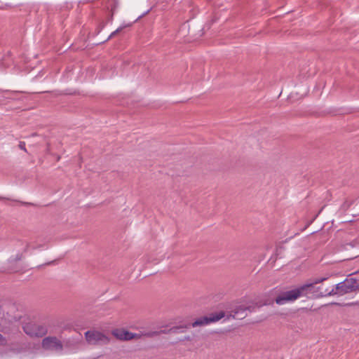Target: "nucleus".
<instances>
[{"label": "nucleus", "mask_w": 359, "mask_h": 359, "mask_svg": "<svg viewBox=\"0 0 359 359\" xmlns=\"http://www.w3.org/2000/svg\"><path fill=\"white\" fill-rule=\"evenodd\" d=\"M183 340H190V337L189 336L185 337Z\"/></svg>", "instance_id": "15"}, {"label": "nucleus", "mask_w": 359, "mask_h": 359, "mask_svg": "<svg viewBox=\"0 0 359 359\" xmlns=\"http://www.w3.org/2000/svg\"><path fill=\"white\" fill-rule=\"evenodd\" d=\"M304 287H297L291 290L281 292L275 299L277 304L283 305L289 302H292L302 297V292L304 291Z\"/></svg>", "instance_id": "2"}, {"label": "nucleus", "mask_w": 359, "mask_h": 359, "mask_svg": "<svg viewBox=\"0 0 359 359\" xmlns=\"http://www.w3.org/2000/svg\"><path fill=\"white\" fill-rule=\"evenodd\" d=\"M85 336L86 341L90 344H107L108 342V338L98 331H87Z\"/></svg>", "instance_id": "7"}, {"label": "nucleus", "mask_w": 359, "mask_h": 359, "mask_svg": "<svg viewBox=\"0 0 359 359\" xmlns=\"http://www.w3.org/2000/svg\"><path fill=\"white\" fill-rule=\"evenodd\" d=\"M352 304L358 305L359 306V302H356L352 303Z\"/></svg>", "instance_id": "16"}, {"label": "nucleus", "mask_w": 359, "mask_h": 359, "mask_svg": "<svg viewBox=\"0 0 359 359\" xmlns=\"http://www.w3.org/2000/svg\"><path fill=\"white\" fill-rule=\"evenodd\" d=\"M190 327V325H179V326H175L171 327L169 330V333H180V332H184L186 329Z\"/></svg>", "instance_id": "10"}, {"label": "nucleus", "mask_w": 359, "mask_h": 359, "mask_svg": "<svg viewBox=\"0 0 359 359\" xmlns=\"http://www.w3.org/2000/svg\"><path fill=\"white\" fill-rule=\"evenodd\" d=\"M224 312L219 311L218 313H212L209 316H203L196 319L194 322H193L191 325L193 327H196L198 326H205L209 325L212 323L217 322L224 317Z\"/></svg>", "instance_id": "6"}, {"label": "nucleus", "mask_w": 359, "mask_h": 359, "mask_svg": "<svg viewBox=\"0 0 359 359\" xmlns=\"http://www.w3.org/2000/svg\"><path fill=\"white\" fill-rule=\"evenodd\" d=\"M23 330L27 334L36 337H42L48 332L46 325L32 323L25 325Z\"/></svg>", "instance_id": "4"}, {"label": "nucleus", "mask_w": 359, "mask_h": 359, "mask_svg": "<svg viewBox=\"0 0 359 359\" xmlns=\"http://www.w3.org/2000/svg\"><path fill=\"white\" fill-rule=\"evenodd\" d=\"M248 307L240 306L231 311L230 316L234 319H243L248 315Z\"/></svg>", "instance_id": "8"}, {"label": "nucleus", "mask_w": 359, "mask_h": 359, "mask_svg": "<svg viewBox=\"0 0 359 359\" xmlns=\"http://www.w3.org/2000/svg\"><path fill=\"white\" fill-rule=\"evenodd\" d=\"M25 142H20V144H19V147H20L21 149L25 150Z\"/></svg>", "instance_id": "13"}, {"label": "nucleus", "mask_w": 359, "mask_h": 359, "mask_svg": "<svg viewBox=\"0 0 359 359\" xmlns=\"http://www.w3.org/2000/svg\"><path fill=\"white\" fill-rule=\"evenodd\" d=\"M357 291H359V279H357Z\"/></svg>", "instance_id": "14"}, {"label": "nucleus", "mask_w": 359, "mask_h": 359, "mask_svg": "<svg viewBox=\"0 0 359 359\" xmlns=\"http://www.w3.org/2000/svg\"><path fill=\"white\" fill-rule=\"evenodd\" d=\"M344 206H347V207H348V206H349V204H347V205H346V203H344Z\"/></svg>", "instance_id": "17"}, {"label": "nucleus", "mask_w": 359, "mask_h": 359, "mask_svg": "<svg viewBox=\"0 0 359 359\" xmlns=\"http://www.w3.org/2000/svg\"><path fill=\"white\" fill-rule=\"evenodd\" d=\"M115 335L123 340H130L136 337L137 334L125 330H117Z\"/></svg>", "instance_id": "9"}, {"label": "nucleus", "mask_w": 359, "mask_h": 359, "mask_svg": "<svg viewBox=\"0 0 359 359\" xmlns=\"http://www.w3.org/2000/svg\"><path fill=\"white\" fill-rule=\"evenodd\" d=\"M2 336L0 334V338Z\"/></svg>", "instance_id": "18"}, {"label": "nucleus", "mask_w": 359, "mask_h": 359, "mask_svg": "<svg viewBox=\"0 0 359 359\" xmlns=\"http://www.w3.org/2000/svg\"><path fill=\"white\" fill-rule=\"evenodd\" d=\"M161 332L165 333V331H161V332H157V331L146 332H144L143 334V335L146 336V337H154V336L158 335Z\"/></svg>", "instance_id": "12"}, {"label": "nucleus", "mask_w": 359, "mask_h": 359, "mask_svg": "<svg viewBox=\"0 0 359 359\" xmlns=\"http://www.w3.org/2000/svg\"><path fill=\"white\" fill-rule=\"evenodd\" d=\"M130 26V24H128V25H123V26H121L119 27L118 29H116L114 32H113L110 36H109V39L110 38H112L114 36H115L116 34H117L118 33H119L123 28L126 27H129Z\"/></svg>", "instance_id": "11"}, {"label": "nucleus", "mask_w": 359, "mask_h": 359, "mask_svg": "<svg viewBox=\"0 0 359 359\" xmlns=\"http://www.w3.org/2000/svg\"><path fill=\"white\" fill-rule=\"evenodd\" d=\"M333 289L337 292V294L339 295H344L357 291V278H346L344 281L337 284L335 288Z\"/></svg>", "instance_id": "3"}, {"label": "nucleus", "mask_w": 359, "mask_h": 359, "mask_svg": "<svg viewBox=\"0 0 359 359\" xmlns=\"http://www.w3.org/2000/svg\"><path fill=\"white\" fill-rule=\"evenodd\" d=\"M326 279V278H316L312 283H306L300 286L299 287H304V289L303 292H302V297L311 294L315 298H318L325 296H333L337 294V292L334 289L329 292L327 290L325 292H321L320 291V287L316 286V284L320 283Z\"/></svg>", "instance_id": "1"}, {"label": "nucleus", "mask_w": 359, "mask_h": 359, "mask_svg": "<svg viewBox=\"0 0 359 359\" xmlns=\"http://www.w3.org/2000/svg\"><path fill=\"white\" fill-rule=\"evenodd\" d=\"M41 347L46 351L62 352L63 350L62 343L56 337H46L43 339Z\"/></svg>", "instance_id": "5"}]
</instances>
